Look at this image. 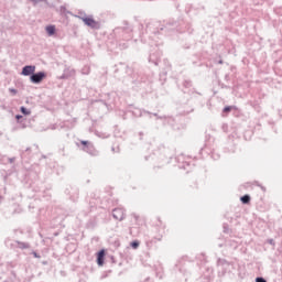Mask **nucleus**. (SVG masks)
Listing matches in <instances>:
<instances>
[{"label":"nucleus","instance_id":"f257e3e1","mask_svg":"<svg viewBox=\"0 0 282 282\" xmlns=\"http://www.w3.org/2000/svg\"><path fill=\"white\" fill-rule=\"evenodd\" d=\"M83 23L87 26L90 28V30H100L102 28V23L99 21H96L94 19V15H87L84 18Z\"/></svg>","mask_w":282,"mask_h":282},{"label":"nucleus","instance_id":"f03ea898","mask_svg":"<svg viewBox=\"0 0 282 282\" xmlns=\"http://www.w3.org/2000/svg\"><path fill=\"white\" fill-rule=\"evenodd\" d=\"M181 91H183V94H187L188 96H193V94H198V96H202V94L195 91V88H193V82L191 79L183 80Z\"/></svg>","mask_w":282,"mask_h":282},{"label":"nucleus","instance_id":"7ed1b4c3","mask_svg":"<svg viewBox=\"0 0 282 282\" xmlns=\"http://www.w3.org/2000/svg\"><path fill=\"white\" fill-rule=\"evenodd\" d=\"M45 78H47V73L41 70L37 73L34 72L33 76L30 77V80L33 85H41Z\"/></svg>","mask_w":282,"mask_h":282},{"label":"nucleus","instance_id":"20e7f679","mask_svg":"<svg viewBox=\"0 0 282 282\" xmlns=\"http://www.w3.org/2000/svg\"><path fill=\"white\" fill-rule=\"evenodd\" d=\"M80 144H82V151H84L85 153H88V155H97V151H96V148H94V143L82 140Z\"/></svg>","mask_w":282,"mask_h":282},{"label":"nucleus","instance_id":"39448f33","mask_svg":"<svg viewBox=\"0 0 282 282\" xmlns=\"http://www.w3.org/2000/svg\"><path fill=\"white\" fill-rule=\"evenodd\" d=\"M147 31L152 32V34H160V22L159 21L148 22Z\"/></svg>","mask_w":282,"mask_h":282},{"label":"nucleus","instance_id":"423d86ee","mask_svg":"<svg viewBox=\"0 0 282 282\" xmlns=\"http://www.w3.org/2000/svg\"><path fill=\"white\" fill-rule=\"evenodd\" d=\"M34 72H36V66L35 65H25L22 68V76H30V78H32Z\"/></svg>","mask_w":282,"mask_h":282},{"label":"nucleus","instance_id":"0eeeda50","mask_svg":"<svg viewBox=\"0 0 282 282\" xmlns=\"http://www.w3.org/2000/svg\"><path fill=\"white\" fill-rule=\"evenodd\" d=\"M112 217H113V219H117L118 221H122L124 219V210L120 207L115 208L112 210Z\"/></svg>","mask_w":282,"mask_h":282},{"label":"nucleus","instance_id":"6e6552de","mask_svg":"<svg viewBox=\"0 0 282 282\" xmlns=\"http://www.w3.org/2000/svg\"><path fill=\"white\" fill-rule=\"evenodd\" d=\"M131 113L134 118H142V116H147V115H151L150 111H147L144 109H140V108H133L131 110Z\"/></svg>","mask_w":282,"mask_h":282},{"label":"nucleus","instance_id":"1a4fd4ad","mask_svg":"<svg viewBox=\"0 0 282 282\" xmlns=\"http://www.w3.org/2000/svg\"><path fill=\"white\" fill-rule=\"evenodd\" d=\"M76 74L75 69L72 68H65L64 73L61 75L59 80H67V78H72Z\"/></svg>","mask_w":282,"mask_h":282},{"label":"nucleus","instance_id":"9d476101","mask_svg":"<svg viewBox=\"0 0 282 282\" xmlns=\"http://www.w3.org/2000/svg\"><path fill=\"white\" fill-rule=\"evenodd\" d=\"M148 116H150V118H151V116H154L158 120H167L169 124H171V122H175V119L173 117L159 116L155 112L154 113L150 112V115H148Z\"/></svg>","mask_w":282,"mask_h":282},{"label":"nucleus","instance_id":"9b49d317","mask_svg":"<svg viewBox=\"0 0 282 282\" xmlns=\"http://www.w3.org/2000/svg\"><path fill=\"white\" fill-rule=\"evenodd\" d=\"M105 249H101L97 252V264L105 265Z\"/></svg>","mask_w":282,"mask_h":282},{"label":"nucleus","instance_id":"f8f14e48","mask_svg":"<svg viewBox=\"0 0 282 282\" xmlns=\"http://www.w3.org/2000/svg\"><path fill=\"white\" fill-rule=\"evenodd\" d=\"M22 160H30L32 158V148H26L20 152Z\"/></svg>","mask_w":282,"mask_h":282},{"label":"nucleus","instance_id":"ddd939ff","mask_svg":"<svg viewBox=\"0 0 282 282\" xmlns=\"http://www.w3.org/2000/svg\"><path fill=\"white\" fill-rule=\"evenodd\" d=\"M14 243L17 245V248H19L20 250H30L31 248L30 242L15 240Z\"/></svg>","mask_w":282,"mask_h":282},{"label":"nucleus","instance_id":"4468645a","mask_svg":"<svg viewBox=\"0 0 282 282\" xmlns=\"http://www.w3.org/2000/svg\"><path fill=\"white\" fill-rule=\"evenodd\" d=\"M46 30V34H48L50 36H54V34H56V26L55 25H47L45 28Z\"/></svg>","mask_w":282,"mask_h":282},{"label":"nucleus","instance_id":"2eb2a0df","mask_svg":"<svg viewBox=\"0 0 282 282\" xmlns=\"http://www.w3.org/2000/svg\"><path fill=\"white\" fill-rule=\"evenodd\" d=\"M123 32H126L127 34L133 32V28H131V25H129V22L124 21L123 22V28H122Z\"/></svg>","mask_w":282,"mask_h":282},{"label":"nucleus","instance_id":"dca6fc26","mask_svg":"<svg viewBox=\"0 0 282 282\" xmlns=\"http://www.w3.org/2000/svg\"><path fill=\"white\" fill-rule=\"evenodd\" d=\"M149 61L150 63H153V65L160 64V57L155 56V54H150Z\"/></svg>","mask_w":282,"mask_h":282},{"label":"nucleus","instance_id":"f3484780","mask_svg":"<svg viewBox=\"0 0 282 282\" xmlns=\"http://www.w3.org/2000/svg\"><path fill=\"white\" fill-rule=\"evenodd\" d=\"M75 17L76 19H80V21H85V19H87V13L85 11H78Z\"/></svg>","mask_w":282,"mask_h":282},{"label":"nucleus","instance_id":"a211bd4d","mask_svg":"<svg viewBox=\"0 0 282 282\" xmlns=\"http://www.w3.org/2000/svg\"><path fill=\"white\" fill-rule=\"evenodd\" d=\"M250 195L245 194L243 196L240 197L241 204H250Z\"/></svg>","mask_w":282,"mask_h":282},{"label":"nucleus","instance_id":"6ab92c4d","mask_svg":"<svg viewBox=\"0 0 282 282\" xmlns=\"http://www.w3.org/2000/svg\"><path fill=\"white\" fill-rule=\"evenodd\" d=\"M20 111L23 116H30V113H32V111H30V109L25 108L24 106L20 107Z\"/></svg>","mask_w":282,"mask_h":282},{"label":"nucleus","instance_id":"aec40b11","mask_svg":"<svg viewBox=\"0 0 282 282\" xmlns=\"http://www.w3.org/2000/svg\"><path fill=\"white\" fill-rule=\"evenodd\" d=\"M130 247L133 250H138L140 248V241L139 240H133L132 242H130Z\"/></svg>","mask_w":282,"mask_h":282},{"label":"nucleus","instance_id":"412c9836","mask_svg":"<svg viewBox=\"0 0 282 282\" xmlns=\"http://www.w3.org/2000/svg\"><path fill=\"white\" fill-rule=\"evenodd\" d=\"M217 265H228V260L219 258L217 260Z\"/></svg>","mask_w":282,"mask_h":282},{"label":"nucleus","instance_id":"4be33fe9","mask_svg":"<svg viewBox=\"0 0 282 282\" xmlns=\"http://www.w3.org/2000/svg\"><path fill=\"white\" fill-rule=\"evenodd\" d=\"M162 235L155 236L154 238H152L151 243H158V241H162Z\"/></svg>","mask_w":282,"mask_h":282},{"label":"nucleus","instance_id":"5701e85b","mask_svg":"<svg viewBox=\"0 0 282 282\" xmlns=\"http://www.w3.org/2000/svg\"><path fill=\"white\" fill-rule=\"evenodd\" d=\"M224 113H230V111H232V107L230 106H226L224 109H223Z\"/></svg>","mask_w":282,"mask_h":282},{"label":"nucleus","instance_id":"b1692460","mask_svg":"<svg viewBox=\"0 0 282 282\" xmlns=\"http://www.w3.org/2000/svg\"><path fill=\"white\" fill-rule=\"evenodd\" d=\"M30 1L33 2V6H36V4H39V3H42L43 1H44L45 3H47V0H30Z\"/></svg>","mask_w":282,"mask_h":282},{"label":"nucleus","instance_id":"393cba45","mask_svg":"<svg viewBox=\"0 0 282 282\" xmlns=\"http://www.w3.org/2000/svg\"><path fill=\"white\" fill-rule=\"evenodd\" d=\"M10 94H12V96H17V94H19V90H17L15 88H9Z\"/></svg>","mask_w":282,"mask_h":282},{"label":"nucleus","instance_id":"a878e982","mask_svg":"<svg viewBox=\"0 0 282 282\" xmlns=\"http://www.w3.org/2000/svg\"><path fill=\"white\" fill-rule=\"evenodd\" d=\"M256 282H268V280H265L263 276H258L256 278Z\"/></svg>","mask_w":282,"mask_h":282},{"label":"nucleus","instance_id":"bb28decb","mask_svg":"<svg viewBox=\"0 0 282 282\" xmlns=\"http://www.w3.org/2000/svg\"><path fill=\"white\" fill-rule=\"evenodd\" d=\"M111 151L112 153H120V147H117V148L112 147Z\"/></svg>","mask_w":282,"mask_h":282},{"label":"nucleus","instance_id":"cd10ccee","mask_svg":"<svg viewBox=\"0 0 282 282\" xmlns=\"http://www.w3.org/2000/svg\"><path fill=\"white\" fill-rule=\"evenodd\" d=\"M256 186H259L261 188V191L265 192V187L261 184H259V182L254 181Z\"/></svg>","mask_w":282,"mask_h":282},{"label":"nucleus","instance_id":"c85d7f7f","mask_svg":"<svg viewBox=\"0 0 282 282\" xmlns=\"http://www.w3.org/2000/svg\"><path fill=\"white\" fill-rule=\"evenodd\" d=\"M15 120H17V122H22L21 120H23V116L22 115H17Z\"/></svg>","mask_w":282,"mask_h":282},{"label":"nucleus","instance_id":"c756f323","mask_svg":"<svg viewBox=\"0 0 282 282\" xmlns=\"http://www.w3.org/2000/svg\"><path fill=\"white\" fill-rule=\"evenodd\" d=\"M59 10L61 12H63V14H65V12L69 13V11H67V8H65V6H62Z\"/></svg>","mask_w":282,"mask_h":282},{"label":"nucleus","instance_id":"7c9ffc66","mask_svg":"<svg viewBox=\"0 0 282 282\" xmlns=\"http://www.w3.org/2000/svg\"><path fill=\"white\" fill-rule=\"evenodd\" d=\"M267 243H269L270 246H275L274 239L272 238L268 239Z\"/></svg>","mask_w":282,"mask_h":282},{"label":"nucleus","instance_id":"2f4dec72","mask_svg":"<svg viewBox=\"0 0 282 282\" xmlns=\"http://www.w3.org/2000/svg\"><path fill=\"white\" fill-rule=\"evenodd\" d=\"M32 254L35 259H41V254H39L36 251H32Z\"/></svg>","mask_w":282,"mask_h":282},{"label":"nucleus","instance_id":"473e14b6","mask_svg":"<svg viewBox=\"0 0 282 282\" xmlns=\"http://www.w3.org/2000/svg\"><path fill=\"white\" fill-rule=\"evenodd\" d=\"M212 158L214 160H219V154H215V152H212Z\"/></svg>","mask_w":282,"mask_h":282},{"label":"nucleus","instance_id":"72a5a7b5","mask_svg":"<svg viewBox=\"0 0 282 282\" xmlns=\"http://www.w3.org/2000/svg\"><path fill=\"white\" fill-rule=\"evenodd\" d=\"M224 232H228V224H224Z\"/></svg>","mask_w":282,"mask_h":282},{"label":"nucleus","instance_id":"f704fd0d","mask_svg":"<svg viewBox=\"0 0 282 282\" xmlns=\"http://www.w3.org/2000/svg\"><path fill=\"white\" fill-rule=\"evenodd\" d=\"M139 137H140V140H142L144 138V132H139Z\"/></svg>","mask_w":282,"mask_h":282},{"label":"nucleus","instance_id":"c9c22d12","mask_svg":"<svg viewBox=\"0 0 282 282\" xmlns=\"http://www.w3.org/2000/svg\"><path fill=\"white\" fill-rule=\"evenodd\" d=\"M225 80H230V75L229 74L225 75Z\"/></svg>","mask_w":282,"mask_h":282},{"label":"nucleus","instance_id":"e433bc0d","mask_svg":"<svg viewBox=\"0 0 282 282\" xmlns=\"http://www.w3.org/2000/svg\"><path fill=\"white\" fill-rule=\"evenodd\" d=\"M139 30H144V24H140Z\"/></svg>","mask_w":282,"mask_h":282},{"label":"nucleus","instance_id":"4c0bfd02","mask_svg":"<svg viewBox=\"0 0 282 282\" xmlns=\"http://www.w3.org/2000/svg\"><path fill=\"white\" fill-rule=\"evenodd\" d=\"M223 129H224V130L228 129V124H224V126H223Z\"/></svg>","mask_w":282,"mask_h":282},{"label":"nucleus","instance_id":"58836bf2","mask_svg":"<svg viewBox=\"0 0 282 282\" xmlns=\"http://www.w3.org/2000/svg\"><path fill=\"white\" fill-rule=\"evenodd\" d=\"M218 63H219V65H224V61H221V59Z\"/></svg>","mask_w":282,"mask_h":282},{"label":"nucleus","instance_id":"ea45409f","mask_svg":"<svg viewBox=\"0 0 282 282\" xmlns=\"http://www.w3.org/2000/svg\"><path fill=\"white\" fill-rule=\"evenodd\" d=\"M161 32L164 30V25L160 26Z\"/></svg>","mask_w":282,"mask_h":282},{"label":"nucleus","instance_id":"a19ab883","mask_svg":"<svg viewBox=\"0 0 282 282\" xmlns=\"http://www.w3.org/2000/svg\"><path fill=\"white\" fill-rule=\"evenodd\" d=\"M193 112V109L191 111H188V113Z\"/></svg>","mask_w":282,"mask_h":282}]
</instances>
